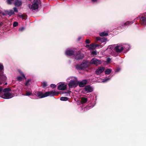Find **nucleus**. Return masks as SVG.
Masks as SVG:
<instances>
[{"label":"nucleus","mask_w":146,"mask_h":146,"mask_svg":"<svg viewBox=\"0 0 146 146\" xmlns=\"http://www.w3.org/2000/svg\"><path fill=\"white\" fill-rule=\"evenodd\" d=\"M59 93L56 92L55 91H52L46 92L44 94L41 92L38 91L36 92L35 94L36 96L40 98H42L48 96H58Z\"/></svg>","instance_id":"nucleus-1"},{"label":"nucleus","mask_w":146,"mask_h":146,"mask_svg":"<svg viewBox=\"0 0 146 146\" xmlns=\"http://www.w3.org/2000/svg\"><path fill=\"white\" fill-rule=\"evenodd\" d=\"M89 65V61L84 60L80 64H76L75 66L77 70H82L86 69Z\"/></svg>","instance_id":"nucleus-2"},{"label":"nucleus","mask_w":146,"mask_h":146,"mask_svg":"<svg viewBox=\"0 0 146 146\" xmlns=\"http://www.w3.org/2000/svg\"><path fill=\"white\" fill-rule=\"evenodd\" d=\"M40 3V0H34V3L31 5V9L35 10L38 8V5Z\"/></svg>","instance_id":"nucleus-3"},{"label":"nucleus","mask_w":146,"mask_h":146,"mask_svg":"<svg viewBox=\"0 0 146 146\" xmlns=\"http://www.w3.org/2000/svg\"><path fill=\"white\" fill-rule=\"evenodd\" d=\"M90 63L91 64H93L98 66L101 64L102 61L100 60L94 58L91 59Z\"/></svg>","instance_id":"nucleus-4"},{"label":"nucleus","mask_w":146,"mask_h":146,"mask_svg":"<svg viewBox=\"0 0 146 146\" xmlns=\"http://www.w3.org/2000/svg\"><path fill=\"white\" fill-rule=\"evenodd\" d=\"M76 55L75 56V59L77 60H80L83 59L84 57V55L80 52L78 51L76 53Z\"/></svg>","instance_id":"nucleus-5"},{"label":"nucleus","mask_w":146,"mask_h":146,"mask_svg":"<svg viewBox=\"0 0 146 146\" xmlns=\"http://www.w3.org/2000/svg\"><path fill=\"white\" fill-rule=\"evenodd\" d=\"M68 86L70 88L73 87H77L78 86L77 81L76 80H71L68 84Z\"/></svg>","instance_id":"nucleus-6"},{"label":"nucleus","mask_w":146,"mask_h":146,"mask_svg":"<svg viewBox=\"0 0 146 146\" xmlns=\"http://www.w3.org/2000/svg\"><path fill=\"white\" fill-rule=\"evenodd\" d=\"M3 96L4 98L9 99L13 97L14 94L9 92H6L4 93Z\"/></svg>","instance_id":"nucleus-7"},{"label":"nucleus","mask_w":146,"mask_h":146,"mask_svg":"<svg viewBox=\"0 0 146 146\" xmlns=\"http://www.w3.org/2000/svg\"><path fill=\"white\" fill-rule=\"evenodd\" d=\"M104 68L103 67H99L95 71L96 74L98 75L100 74L104 71Z\"/></svg>","instance_id":"nucleus-8"},{"label":"nucleus","mask_w":146,"mask_h":146,"mask_svg":"<svg viewBox=\"0 0 146 146\" xmlns=\"http://www.w3.org/2000/svg\"><path fill=\"white\" fill-rule=\"evenodd\" d=\"M87 81L86 80H84L81 82H77L78 85L80 87H83L87 84Z\"/></svg>","instance_id":"nucleus-9"},{"label":"nucleus","mask_w":146,"mask_h":146,"mask_svg":"<svg viewBox=\"0 0 146 146\" xmlns=\"http://www.w3.org/2000/svg\"><path fill=\"white\" fill-rule=\"evenodd\" d=\"M66 85L63 83H61L58 87V89L60 90H64L66 88Z\"/></svg>","instance_id":"nucleus-10"},{"label":"nucleus","mask_w":146,"mask_h":146,"mask_svg":"<svg viewBox=\"0 0 146 146\" xmlns=\"http://www.w3.org/2000/svg\"><path fill=\"white\" fill-rule=\"evenodd\" d=\"M140 22L141 25H146V17L142 16L140 19Z\"/></svg>","instance_id":"nucleus-11"},{"label":"nucleus","mask_w":146,"mask_h":146,"mask_svg":"<svg viewBox=\"0 0 146 146\" xmlns=\"http://www.w3.org/2000/svg\"><path fill=\"white\" fill-rule=\"evenodd\" d=\"M84 89L87 92H91L93 91L92 88L90 85L86 86L84 88Z\"/></svg>","instance_id":"nucleus-12"},{"label":"nucleus","mask_w":146,"mask_h":146,"mask_svg":"<svg viewBox=\"0 0 146 146\" xmlns=\"http://www.w3.org/2000/svg\"><path fill=\"white\" fill-rule=\"evenodd\" d=\"M22 4V1L19 0H15L14 3V5L18 7L21 6Z\"/></svg>","instance_id":"nucleus-13"},{"label":"nucleus","mask_w":146,"mask_h":146,"mask_svg":"<svg viewBox=\"0 0 146 146\" xmlns=\"http://www.w3.org/2000/svg\"><path fill=\"white\" fill-rule=\"evenodd\" d=\"M115 49L117 52L120 53L123 51V47L121 46H117L115 47Z\"/></svg>","instance_id":"nucleus-14"},{"label":"nucleus","mask_w":146,"mask_h":146,"mask_svg":"<svg viewBox=\"0 0 146 146\" xmlns=\"http://www.w3.org/2000/svg\"><path fill=\"white\" fill-rule=\"evenodd\" d=\"M66 53L67 55L69 56H71L75 54L74 51L71 50H68L66 51Z\"/></svg>","instance_id":"nucleus-15"},{"label":"nucleus","mask_w":146,"mask_h":146,"mask_svg":"<svg viewBox=\"0 0 146 146\" xmlns=\"http://www.w3.org/2000/svg\"><path fill=\"white\" fill-rule=\"evenodd\" d=\"M96 40L98 41H100L101 42H105L107 40V38L105 37L101 38L100 37H96Z\"/></svg>","instance_id":"nucleus-16"},{"label":"nucleus","mask_w":146,"mask_h":146,"mask_svg":"<svg viewBox=\"0 0 146 146\" xmlns=\"http://www.w3.org/2000/svg\"><path fill=\"white\" fill-rule=\"evenodd\" d=\"M7 77L3 75V72L0 73V80L2 81H5L6 80Z\"/></svg>","instance_id":"nucleus-17"},{"label":"nucleus","mask_w":146,"mask_h":146,"mask_svg":"<svg viewBox=\"0 0 146 146\" xmlns=\"http://www.w3.org/2000/svg\"><path fill=\"white\" fill-rule=\"evenodd\" d=\"M94 46V43H92L90 44V45L89 44H86V47L89 49L93 50V47Z\"/></svg>","instance_id":"nucleus-18"},{"label":"nucleus","mask_w":146,"mask_h":146,"mask_svg":"<svg viewBox=\"0 0 146 146\" xmlns=\"http://www.w3.org/2000/svg\"><path fill=\"white\" fill-rule=\"evenodd\" d=\"M81 103L82 104H84L86 103L88 101V99L87 98L85 97H82L81 99Z\"/></svg>","instance_id":"nucleus-19"},{"label":"nucleus","mask_w":146,"mask_h":146,"mask_svg":"<svg viewBox=\"0 0 146 146\" xmlns=\"http://www.w3.org/2000/svg\"><path fill=\"white\" fill-rule=\"evenodd\" d=\"M6 12L7 14L10 16L15 14L14 12L12 10H11L9 11H7Z\"/></svg>","instance_id":"nucleus-20"},{"label":"nucleus","mask_w":146,"mask_h":146,"mask_svg":"<svg viewBox=\"0 0 146 146\" xmlns=\"http://www.w3.org/2000/svg\"><path fill=\"white\" fill-rule=\"evenodd\" d=\"M100 35L101 36H107L108 35V33L104 31L100 33Z\"/></svg>","instance_id":"nucleus-21"},{"label":"nucleus","mask_w":146,"mask_h":146,"mask_svg":"<svg viewBox=\"0 0 146 146\" xmlns=\"http://www.w3.org/2000/svg\"><path fill=\"white\" fill-rule=\"evenodd\" d=\"M11 91V88H6L3 90V92L5 93Z\"/></svg>","instance_id":"nucleus-22"},{"label":"nucleus","mask_w":146,"mask_h":146,"mask_svg":"<svg viewBox=\"0 0 146 146\" xmlns=\"http://www.w3.org/2000/svg\"><path fill=\"white\" fill-rule=\"evenodd\" d=\"M111 69H107L105 71V74H109L111 72Z\"/></svg>","instance_id":"nucleus-23"},{"label":"nucleus","mask_w":146,"mask_h":146,"mask_svg":"<svg viewBox=\"0 0 146 146\" xmlns=\"http://www.w3.org/2000/svg\"><path fill=\"white\" fill-rule=\"evenodd\" d=\"M69 98L67 97H61L60 98V100L62 101H66L68 100Z\"/></svg>","instance_id":"nucleus-24"},{"label":"nucleus","mask_w":146,"mask_h":146,"mask_svg":"<svg viewBox=\"0 0 146 146\" xmlns=\"http://www.w3.org/2000/svg\"><path fill=\"white\" fill-rule=\"evenodd\" d=\"M27 15L25 14H23L21 15L20 17H21L23 19H27Z\"/></svg>","instance_id":"nucleus-25"},{"label":"nucleus","mask_w":146,"mask_h":146,"mask_svg":"<svg viewBox=\"0 0 146 146\" xmlns=\"http://www.w3.org/2000/svg\"><path fill=\"white\" fill-rule=\"evenodd\" d=\"M19 72L20 74L23 76V77L25 78V76L23 72L21 70H19Z\"/></svg>","instance_id":"nucleus-26"},{"label":"nucleus","mask_w":146,"mask_h":146,"mask_svg":"<svg viewBox=\"0 0 146 146\" xmlns=\"http://www.w3.org/2000/svg\"><path fill=\"white\" fill-rule=\"evenodd\" d=\"M4 67L3 65L1 64H0V73L1 72H3L2 71Z\"/></svg>","instance_id":"nucleus-27"},{"label":"nucleus","mask_w":146,"mask_h":146,"mask_svg":"<svg viewBox=\"0 0 146 146\" xmlns=\"http://www.w3.org/2000/svg\"><path fill=\"white\" fill-rule=\"evenodd\" d=\"M31 81V80L29 79L28 80L26 83H25V85L26 86H28L29 85V83Z\"/></svg>","instance_id":"nucleus-28"},{"label":"nucleus","mask_w":146,"mask_h":146,"mask_svg":"<svg viewBox=\"0 0 146 146\" xmlns=\"http://www.w3.org/2000/svg\"><path fill=\"white\" fill-rule=\"evenodd\" d=\"M14 0H7V3L8 5H11L12 3L11 1H13Z\"/></svg>","instance_id":"nucleus-29"},{"label":"nucleus","mask_w":146,"mask_h":146,"mask_svg":"<svg viewBox=\"0 0 146 146\" xmlns=\"http://www.w3.org/2000/svg\"><path fill=\"white\" fill-rule=\"evenodd\" d=\"M42 87L43 88H45L47 86V83L45 82H43L42 83Z\"/></svg>","instance_id":"nucleus-30"},{"label":"nucleus","mask_w":146,"mask_h":146,"mask_svg":"<svg viewBox=\"0 0 146 146\" xmlns=\"http://www.w3.org/2000/svg\"><path fill=\"white\" fill-rule=\"evenodd\" d=\"M18 25V23L17 22H15L13 23V26L14 27H16Z\"/></svg>","instance_id":"nucleus-31"},{"label":"nucleus","mask_w":146,"mask_h":146,"mask_svg":"<svg viewBox=\"0 0 146 146\" xmlns=\"http://www.w3.org/2000/svg\"><path fill=\"white\" fill-rule=\"evenodd\" d=\"M131 23V22L129 21H127L124 24V25L125 26H127L129 24Z\"/></svg>","instance_id":"nucleus-32"},{"label":"nucleus","mask_w":146,"mask_h":146,"mask_svg":"<svg viewBox=\"0 0 146 146\" xmlns=\"http://www.w3.org/2000/svg\"><path fill=\"white\" fill-rule=\"evenodd\" d=\"M17 80L19 81H21L22 80V78L21 76H19L17 78Z\"/></svg>","instance_id":"nucleus-33"},{"label":"nucleus","mask_w":146,"mask_h":146,"mask_svg":"<svg viewBox=\"0 0 146 146\" xmlns=\"http://www.w3.org/2000/svg\"><path fill=\"white\" fill-rule=\"evenodd\" d=\"M91 54L94 55H96L97 54V52L96 51H93L92 52Z\"/></svg>","instance_id":"nucleus-34"},{"label":"nucleus","mask_w":146,"mask_h":146,"mask_svg":"<svg viewBox=\"0 0 146 146\" xmlns=\"http://www.w3.org/2000/svg\"><path fill=\"white\" fill-rule=\"evenodd\" d=\"M14 10V11L16 13H17L18 12V10L16 7H14L13 8Z\"/></svg>","instance_id":"nucleus-35"},{"label":"nucleus","mask_w":146,"mask_h":146,"mask_svg":"<svg viewBox=\"0 0 146 146\" xmlns=\"http://www.w3.org/2000/svg\"><path fill=\"white\" fill-rule=\"evenodd\" d=\"M85 42L86 44H89L90 43V41L89 39H86L85 40Z\"/></svg>","instance_id":"nucleus-36"},{"label":"nucleus","mask_w":146,"mask_h":146,"mask_svg":"<svg viewBox=\"0 0 146 146\" xmlns=\"http://www.w3.org/2000/svg\"><path fill=\"white\" fill-rule=\"evenodd\" d=\"M25 29V28L24 27H21L19 29V31H21V32H22Z\"/></svg>","instance_id":"nucleus-37"},{"label":"nucleus","mask_w":146,"mask_h":146,"mask_svg":"<svg viewBox=\"0 0 146 146\" xmlns=\"http://www.w3.org/2000/svg\"><path fill=\"white\" fill-rule=\"evenodd\" d=\"M50 87L54 88L56 87V85L54 84H52L50 85Z\"/></svg>","instance_id":"nucleus-38"},{"label":"nucleus","mask_w":146,"mask_h":146,"mask_svg":"<svg viewBox=\"0 0 146 146\" xmlns=\"http://www.w3.org/2000/svg\"><path fill=\"white\" fill-rule=\"evenodd\" d=\"M111 60V59L110 58H108L106 59V61L108 63L110 62Z\"/></svg>","instance_id":"nucleus-39"},{"label":"nucleus","mask_w":146,"mask_h":146,"mask_svg":"<svg viewBox=\"0 0 146 146\" xmlns=\"http://www.w3.org/2000/svg\"><path fill=\"white\" fill-rule=\"evenodd\" d=\"M31 94V93L29 92H27L26 93V95L27 96H30Z\"/></svg>","instance_id":"nucleus-40"},{"label":"nucleus","mask_w":146,"mask_h":146,"mask_svg":"<svg viewBox=\"0 0 146 146\" xmlns=\"http://www.w3.org/2000/svg\"><path fill=\"white\" fill-rule=\"evenodd\" d=\"M99 46V45L98 44H95L94 46L93 47V50L94 49L97 47H98Z\"/></svg>","instance_id":"nucleus-41"},{"label":"nucleus","mask_w":146,"mask_h":146,"mask_svg":"<svg viewBox=\"0 0 146 146\" xmlns=\"http://www.w3.org/2000/svg\"><path fill=\"white\" fill-rule=\"evenodd\" d=\"M109 80V78L106 79L104 80L103 82H105L108 81Z\"/></svg>","instance_id":"nucleus-42"},{"label":"nucleus","mask_w":146,"mask_h":146,"mask_svg":"<svg viewBox=\"0 0 146 146\" xmlns=\"http://www.w3.org/2000/svg\"><path fill=\"white\" fill-rule=\"evenodd\" d=\"M120 69L119 68H117L116 69V72H119L120 71Z\"/></svg>","instance_id":"nucleus-43"},{"label":"nucleus","mask_w":146,"mask_h":146,"mask_svg":"<svg viewBox=\"0 0 146 146\" xmlns=\"http://www.w3.org/2000/svg\"><path fill=\"white\" fill-rule=\"evenodd\" d=\"M3 88L1 87H0V93L2 91Z\"/></svg>","instance_id":"nucleus-44"},{"label":"nucleus","mask_w":146,"mask_h":146,"mask_svg":"<svg viewBox=\"0 0 146 146\" xmlns=\"http://www.w3.org/2000/svg\"><path fill=\"white\" fill-rule=\"evenodd\" d=\"M3 25V23L2 22H0V26H2Z\"/></svg>","instance_id":"nucleus-45"},{"label":"nucleus","mask_w":146,"mask_h":146,"mask_svg":"<svg viewBox=\"0 0 146 146\" xmlns=\"http://www.w3.org/2000/svg\"><path fill=\"white\" fill-rule=\"evenodd\" d=\"M81 37H79L78 38V41H79L80 40V39H81Z\"/></svg>","instance_id":"nucleus-46"},{"label":"nucleus","mask_w":146,"mask_h":146,"mask_svg":"<svg viewBox=\"0 0 146 146\" xmlns=\"http://www.w3.org/2000/svg\"><path fill=\"white\" fill-rule=\"evenodd\" d=\"M92 1L94 2H96L97 1V0H91Z\"/></svg>","instance_id":"nucleus-47"},{"label":"nucleus","mask_w":146,"mask_h":146,"mask_svg":"<svg viewBox=\"0 0 146 146\" xmlns=\"http://www.w3.org/2000/svg\"><path fill=\"white\" fill-rule=\"evenodd\" d=\"M138 17H137V18H136L135 19H134V21H135V20L136 21V20H137V19H138Z\"/></svg>","instance_id":"nucleus-48"},{"label":"nucleus","mask_w":146,"mask_h":146,"mask_svg":"<svg viewBox=\"0 0 146 146\" xmlns=\"http://www.w3.org/2000/svg\"><path fill=\"white\" fill-rule=\"evenodd\" d=\"M7 83L6 82L5 83V85H7Z\"/></svg>","instance_id":"nucleus-49"},{"label":"nucleus","mask_w":146,"mask_h":146,"mask_svg":"<svg viewBox=\"0 0 146 146\" xmlns=\"http://www.w3.org/2000/svg\"><path fill=\"white\" fill-rule=\"evenodd\" d=\"M69 92H71V91H69V92H68L67 93L68 94Z\"/></svg>","instance_id":"nucleus-50"}]
</instances>
